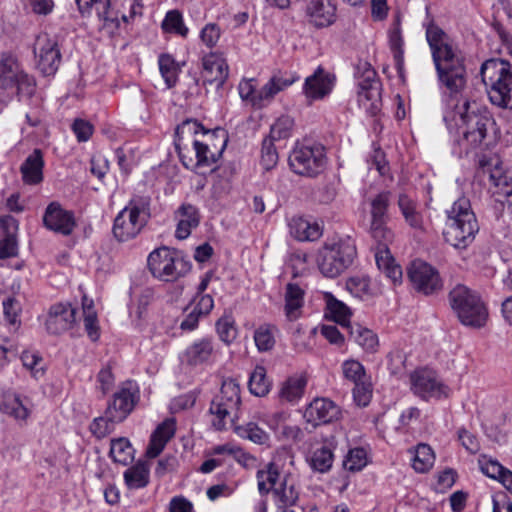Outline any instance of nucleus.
<instances>
[{
  "label": "nucleus",
  "instance_id": "f3484780",
  "mask_svg": "<svg viewBox=\"0 0 512 512\" xmlns=\"http://www.w3.org/2000/svg\"><path fill=\"white\" fill-rule=\"evenodd\" d=\"M335 75L319 66L312 75L305 79L303 94L309 103L327 97L335 85Z\"/></svg>",
  "mask_w": 512,
  "mask_h": 512
},
{
  "label": "nucleus",
  "instance_id": "c85d7f7f",
  "mask_svg": "<svg viewBox=\"0 0 512 512\" xmlns=\"http://www.w3.org/2000/svg\"><path fill=\"white\" fill-rule=\"evenodd\" d=\"M336 8L331 0H311L307 13L310 21L316 27H325L333 23L335 18Z\"/></svg>",
  "mask_w": 512,
  "mask_h": 512
},
{
  "label": "nucleus",
  "instance_id": "5701e85b",
  "mask_svg": "<svg viewBox=\"0 0 512 512\" xmlns=\"http://www.w3.org/2000/svg\"><path fill=\"white\" fill-rule=\"evenodd\" d=\"M174 220L176 221L175 237L178 240H184L191 235L193 229L198 227L200 213L194 205L183 203L174 212Z\"/></svg>",
  "mask_w": 512,
  "mask_h": 512
},
{
  "label": "nucleus",
  "instance_id": "1a4fd4ad",
  "mask_svg": "<svg viewBox=\"0 0 512 512\" xmlns=\"http://www.w3.org/2000/svg\"><path fill=\"white\" fill-rule=\"evenodd\" d=\"M147 266L152 276L163 282L177 281L191 270V262L188 259L179 251L166 246L149 253Z\"/></svg>",
  "mask_w": 512,
  "mask_h": 512
},
{
  "label": "nucleus",
  "instance_id": "20e7f679",
  "mask_svg": "<svg viewBox=\"0 0 512 512\" xmlns=\"http://www.w3.org/2000/svg\"><path fill=\"white\" fill-rule=\"evenodd\" d=\"M480 76L490 102L500 108L512 109V65L502 59L486 60Z\"/></svg>",
  "mask_w": 512,
  "mask_h": 512
},
{
  "label": "nucleus",
  "instance_id": "9b49d317",
  "mask_svg": "<svg viewBox=\"0 0 512 512\" xmlns=\"http://www.w3.org/2000/svg\"><path fill=\"white\" fill-rule=\"evenodd\" d=\"M240 392V384L236 379L227 378L223 380L220 393L210 406V412L215 416L212 420L215 429H224L226 418L238 411L241 404Z\"/></svg>",
  "mask_w": 512,
  "mask_h": 512
},
{
  "label": "nucleus",
  "instance_id": "bb28decb",
  "mask_svg": "<svg viewBox=\"0 0 512 512\" xmlns=\"http://www.w3.org/2000/svg\"><path fill=\"white\" fill-rule=\"evenodd\" d=\"M44 158L40 149H35L20 166L22 181L27 185H38L43 181Z\"/></svg>",
  "mask_w": 512,
  "mask_h": 512
},
{
  "label": "nucleus",
  "instance_id": "a19ab883",
  "mask_svg": "<svg viewBox=\"0 0 512 512\" xmlns=\"http://www.w3.org/2000/svg\"><path fill=\"white\" fill-rule=\"evenodd\" d=\"M327 310L331 318L343 327L350 328L352 312L342 301L337 300L331 293L325 294Z\"/></svg>",
  "mask_w": 512,
  "mask_h": 512
},
{
  "label": "nucleus",
  "instance_id": "3c124183",
  "mask_svg": "<svg viewBox=\"0 0 512 512\" xmlns=\"http://www.w3.org/2000/svg\"><path fill=\"white\" fill-rule=\"evenodd\" d=\"M294 119L289 115H281L271 125L269 138L278 141L287 139L292 135Z\"/></svg>",
  "mask_w": 512,
  "mask_h": 512
},
{
  "label": "nucleus",
  "instance_id": "49530a36",
  "mask_svg": "<svg viewBox=\"0 0 512 512\" xmlns=\"http://www.w3.org/2000/svg\"><path fill=\"white\" fill-rule=\"evenodd\" d=\"M84 328L88 337L92 341H97L100 337V328L98 325L97 313L94 310L93 301L87 297L83 298Z\"/></svg>",
  "mask_w": 512,
  "mask_h": 512
},
{
  "label": "nucleus",
  "instance_id": "4d7b16f0",
  "mask_svg": "<svg viewBox=\"0 0 512 512\" xmlns=\"http://www.w3.org/2000/svg\"><path fill=\"white\" fill-rule=\"evenodd\" d=\"M369 232L378 243L377 247H388L394 238L393 232L387 226V221L370 222Z\"/></svg>",
  "mask_w": 512,
  "mask_h": 512
},
{
  "label": "nucleus",
  "instance_id": "8fccbe9b",
  "mask_svg": "<svg viewBox=\"0 0 512 512\" xmlns=\"http://www.w3.org/2000/svg\"><path fill=\"white\" fill-rule=\"evenodd\" d=\"M248 387L250 392L258 397H263L270 391L271 383L266 376L263 366H257L252 372Z\"/></svg>",
  "mask_w": 512,
  "mask_h": 512
},
{
  "label": "nucleus",
  "instance_id": "ddd939ff",
  "mask_svg": "<svg viewBox=\"0 0 512 512\" xmlns=\"http://www.w3.org/2000/svg\"><path fill=\"white\" fill-rule=\"evenodd\" d=\"M36 66L44 75H53L59 68L61 53L57 40L47 33H41L34 43Z\"/></svg>",
  "mask_w": 512,
  "mask_h": 512
},
{
  "label": "nucleus",
  "instance_id": "f8f14e48",
  "mask_svg": "<svg viewBox=\"0 0 512 512\" xmlns=\"http://www.w3.org/2000/svg\"><path fill=\"white\" fill-rule=\"evenodd\" d=\"M324 148L321 145L296 146L289 156V165L298 175L314 177L325 167Z\"/></svg>",
  "mask_w": 512,
  "mask_h": 512
},
{
  "label": "nucleus",
  "instance_id": "774afa93",
  "mask_svg": "<svg viewBox=\"0 0 512 512\" xmlns=\"http://www.w3.org/2000/svg\"><path fill=\"white\" fill-rule=\"evenodd\" d=\"M118 423L117 421H112L109 419L108 415H104L98 418H95L90 425V431L97 438H104L109 433L112 432L114 428V424Z\"/></svg>",
  "mask_w": 512,
  "mask_h": 512
},
{
  "label": "nucleus",
  "instance_id": "13d9d810",
  "mask_svg": "<svg viewBox=\"0 0 512 512\" xmlns=\"http://www.w3.org/2000/svg\"><path fill=\"white\" fill-rule=\"evenodd\" d=\"M79 9L84 12L94 10L97 16L104 20H113L109 12V0H76Z\"/></svg>",
  "mask_w": 512,
  "mask_h": 512
},
{
  "label": "nucleus",
  "instance_id": "aec40b11",
  "mask_svg": "<svg viewBox=\"0 0 512 512\" xmlns=\"http://www.w3.org/2000/svg\"><path fill=\"white\" fill-rule=\"evenodd\" d=\"M43 224L47 229L67 236L73 232L76 221L73 212L64 209L58 202H51L43 215Z\"/></svg>",
  "mask_w": 512,
  "mask_h": 512
},
{
  "label": "nucleus",
  "instance_id": "c9c22d12",
  "mask_svg": "<svg viewBox=\"0 0 512 512\" xmlns=\"http://www.w3.org/2000/svg\"><path fill=\"white\" fill-rule=\"evenodd\" d=\"M307 379L303 375L289 377L281 386L279 397L282 401L289 403L298 402L305 391Z\"/></svg>",
  "mask_w": 512,
  "mask_h": 512
},
{
  "label": "nucleus",
  "instance_id": "7c9ffc66",
  "mask_svg": "<svg viewBox=\"0 0 512 512\" xmlns=\"http://www.w3.org/2000/svg\"><path fill=\"white\" fill-rule=\"evenodd\" d=\"M377 267L393 284L401 283L403 272L401 266L395 262L388 247H377L375 252Z\"/></svg>",
  "mask_w": 512,
  "mask_h": 512
},
{
  "label": "nucleus",
  "instance_id": "72a5a7b5",
  "mask_svg": "<svg viewBox=\"0 0 512 512\" xmlns=\"http://www.w3.org/2000/svg\"><path fill=\"white\" fill-rule=\"evenodd\" d=\"M426 38L429 43L433 60L442 57L456 49L449 42L447 35L439 27L429 25L426 30Z\"/></svg>",
  "mask_w": 512,
  "mask_h": 512
},
{
  "label": "nucleus",
  "instance_id": "e433bc0d",
  "mask_svg": "<svg viewBox=\"0 0 512 512\" xmlns=\"http://www.w3.org/2000/svg\"><path fill=\"white\" fill-rule=\"evenodd\" d=\"M398 207L403 215L405 222L413 229L421 230L423 228V216L418 210L417 202L406 194H400L398 198Z\"/></svg>",
  "mask_w": 512,
  "mask_h": 512
},
{
  "label": "nucleus",
  "instance_id": "4468645a",
  "mask_svg": "<svg viewBox=\"0 0 512 512\" xmlns=\"http://www.w3.org/2000/svg\"><path fill=\"white\" fill-rule=\"evenodd\" d=\"M408 278L414 289L424 295L435 294L443 288L438 270L422 260L411 263L408 268Z\"/></svg>",
  "mask_w": 512,
  "mask_h": 512
},
{
  "label": "nucleus",
  "instance_id": "de8ad7c7",
  "mask_svg": "<svg viewBox=\"0 0 512 512\" xmlns=\"http://www.w3.org/2000/svg\"><path fill=\"white\" fill-rule=\"evenodd\" d=\"M134 449L127 438L113 439L110 446V456L114 462L127 465L133 459Z\"/></svg>",
  "mask_w": 512,
  "mask_h": 512
},
{
  "label": "nucleus",
  "instance_id": "c03bdc74",
  "mask_svg": "<svg viewBox=\"0 0 512 512\" xmlns=\"http://www.w3.org/2000/svg\"><path fill=\"white\" fill-rule=\"evenodd\" d=\"M334 460L332 449L328 445H323L314 449L309 457V464L311 468L320 473H325L330 470Z\"/></svg>",
  "mask_w": 512,
  "mask_h": 512
},
{
  "label": "nucleus",
  "instance_id": "c756f323",
  "mask_svg": "<svg viewBox=\"0 0 512 512\" xmlns=\"http://www.w3.org/2000/svg\"><path fill=\"white\" fill-rule=\"evenodd\" d=\"M297 484V475L290 468H287L279 487L273 490L278 498V505H296L299 499Z\"/></svg>",
  "mask_w": 512,
  "mask_h": 512
},
{
  "label": "nucleus",
  "instance_id": "680f3d73",
  "mask_svg": "<svg viewBox=\"0 0 512 512\" xmlns=\"http://www.w3.org/2000/svg\"><path fill=\"white\" fill-rule=\"evenodd\" d=\"M238 92L244 102L250 104L252 107L260 108V103H256V101H258V90L256 89L254 79L241 80L238 85Z\"/></svg>",
  "mask_w": 512,
  "mask_h": 512
},
{
  "label": "nucleus",
  "instance_id": "a18cd8bd",
  "mask_svg": "<svg viewBox=\"0 0 512 512\" xmlns=\"http://www.w3.org/2000/svg\"><path fill=\"white\" fill-rule=\"evenodd\" d=\"M159 70L167 88H172L178 81L180 67L169 54H162L158 59Z\"/></svg>",
  "mask_w": 512,
  "mask_h": 512
},
{
  "label": "nucleus",
  "instance_id": "a878e982",
  "mask_svg": "<svg viewBox=\"0 0 512 512\" xmlns=\"http://www.w3.org/2000/svg\"><path fill=\"white\" fill-rule=\"evenodd\" d=\"M0 227L4 231V237L0 239V259L15 257L18 253V221L12 216H4L0 218Z\"/></svg>",
  "mask_w": 512,
  "mask_h": 512
},
{
  "label": "nucleus",
  "instance_id": "393cba45",
  "mask_svg": "<svg viewBox=\"0 0 512 512\" xmlns=\"http://www.w3.org/2000/svg\"><path fill=\"white\" fill-rule=\"evenodd\" d=\"M175 431L176 423L172 418H168L159 424L150 437V442L146 449V456L148 458H156L174 436Z\"/></svg>",
  "mask_w": 512,
  "mask_h": 512
},
{
  "label": "nucleus",
  "instance_id": "b1692460",
  "mask_svg": "<svg viewBox=\"0 0 512 512\" xmlns=\"http://www.w3.org/2000/svg\"><path fill=\"white\" fill-rule=\"evenodd\" d=\"M368 80H372L365 89H359V105L368 113L376 114L381 106V83L374 69H368Z\"/></svg>",
  "mask_w": 512,
  "mask_h": 512
},
{
  "label": "nucleus",
  "instance_id": "58836bf2",
  "mask_svg": "<svg viewBox=\"0 0 512 512\" xmlns=\"http://www.w3.org/2000/svg\"><path fill=\"white\" fill-rule=\"evenodd\" d=\"M125 484L129 489L144 488L149 483V466L146 462L138 461L124 472Z\"/></svg>",
  "mask_w": 512,
  "mask_h": 512
},
{
  "label": "nucleus",
  "instance_id": "4be33fe9",
  "mask_svg": "<svg viewBox=\"0 0 512 512\" xmlns=\"http://www.w3.org/2000/svg\"><path fill=\"white\" fill-rule=\"evenodd\" d=\"M202 78L209 84H215L217 88L223 86L229 75V67L225 58L216 53H210L202 59Z\"/></svg>",
  "mask_w": 512,
  "mask_h": 512
},
{
  "label": "nucleus",
  "instance_id": "cd10ccee",
  "mask_svg": "<svg viewBox=\"0 0 512 512\" xmlns=\"http://www.w3.org/2000/svg\"><path fill=\"white\" fill-rule=\"evenodd\" d=\"M287 469L279 463L278 459H274L268 463L263 469L257 472L258 490L261 494H267L276 488V483L280 478H284V472Z\"/></svg>",
  "mask_w": 512,
  "mask_h": 512
},
{
  "label": "nucleus",
  "instance_id": "ea45409f",
  "mask_svg": "<svg viewBox=\"0 0 512 512\" xmlns=\"http://www.w3.org/2000/svg\"><path fill=\"white\" fill-rule=\"evenodd\" d=\"M294 80L283 79L282 77H272L260 90H258V101L260 108L269 104L272 99L283 89L292 85Z\"/></svg>",
  "mask_w": 512,
  "mask_h": 512
},
{
  "label": "nucleus",
  "instance_id": "5fc2aeb1",
  "mask_svg": "<svg viewBox=\"0 0 512 512\" xmlns=\"http://www.w3.org/2000/svg\"><path fill=\"white\" fill-rule=\"evenodd\" d=\"M217 334L222 342L229 345L237 337L235 320L231 315H224L216 322Z\"/></svg>",
  "mask_w": 512,
  "mask_h": 512
},
{
  "label": "nucleus",
  "instance_id": "864d4df0",
  "mask_svg": "<svg viewBox=\"0 0 512 512\" xmlns=\"http://www.w3.org/2000/svg\"><path fill=\"white\" fill-rule=\"evenodd\" d=\"M346 288L352 296L360 300H368L373 297V292L367 278L351 277L346 282Z\"/></svg>",
  "mask_w": 512,
  "mask_h": 512
},
{
  "label": "nucleus",
  "instance_id": "f257e3e1",
  "mask_svg": "<svg viewBox=\"0 0 512 512\" xmlns=\"http://www.w3.org/2000/svg\"><path fill=\"white\" fill-rule=\"evenodd\" d=\"M176 148L187 168L211 167L226 147L227 135L222 129L206 131L196 120H186L176 129Z\"/></svg>",
  "mask_w": 512,
  "mask_h": 512
},
{
  "label": "nucleus",
  "instance_id": "412c9836",
  "mask_svg": "<svg viewBox=\"0 0 512 512\" xmlns=\"http://www.w3.org/2000/svg\"><path fill=\"white\" fill-rule=\"evenodd\" d=\"M76 322V309L70 303H56L48 311L45 321L50 334L59 335L70 329Z\"/></svg>",
  "mask_w": 512,
  "mask_h": 512
},
{
  "label": "nucleus",
  "instance_id": "f704fd0d",
  "mask_svg": "<svg viewBox=\"0 0 512 512\" xmlns=\"http://www.w3.org/2000/svg\"><path fill=\"white\" fill-rule=\"evenodd\" d=\"M0 411L17 421H25L30 414L17 394L4 393L0 397Z\"/></svg>",
  "mask_w": 512,
  "mask_h": 512
},
{
  "label": "nucleus",
  "instance_id": "09e8293b",
  "mask_svg": "<svg viewBox=\"0 0 512 512\" xmlns=\"http://www.w3.org/2000/svg\"><path fill=\"white\" fill-rule=\"evenodd\" d=\"M391 193L383 191L371 199L370 222L387 221V210L390 205Z\"/></svg>",
  "mask_w": 512,
  "mask_h": 512
},
{
  "label": "nucleus",
  "instance_id": "39448f33",
  "mask_svg": "<svg viewBox=\"0 0 512 512\" xmlns=\"http://www.w3.org/2000/svg\"><path fill=\"white\" fill-rule=\"evenodd\" d=\"M355 256L356 245L351 238H331L318 249L316 264L325 277L335 278L353 263Z\"/></svg>",
  "mask_w": 512,
  "mask_h": 512
},
{
  "label": "nucleus",
  "instance_id": "e2e57ef3",
  "mask_svg": "<svg viewBox=\"0 0 512 512\" xmlns=\"http://www.w3.org/2000/svg\"><path fill=\"white\" fill-rule=\"evenodd\" d=\"M21 361L23 366L31 372L34 378L38 379L43 376L44 369L41 365L42 358L38 354L25 351L21 355Z\"/></svg>",
  "mask_w": 512,
  "mask_h": 512
},
{
  "label": "nucleus",
  "instance_id": "79ce46f5",
  "mask_svg": "<svg viewBox=\"0 0 512 512\" xmlns=\"http://www.w3.org/2000/svg\"><path fill=\"white\" fill-rule=\"evenodd\" d=\"M512 173L504 171L503 167L496 164L489 171V182L496 188L495 193L512 196Z\"/></svg>",
  "mask_w": 512,
  "mask_h": 512
},
{
  "label": "nucleus",
  "instance_id": "2eb2a0df",
  "mask_svg": "<svg viewBox=\"0 0 512 512\" xmlns=\"http://www.w3.org/2000/svg\"><path fill=\"white\" fill-rule=\"evenodd\" d=\"M410 378L413 392L423 399H440L449 395L450 389L432 371L418 370Z\"/></svg>",
  "mask_w": 512,
  "mask_h": 512
},
{
  "label": "nucleus",
  "instance_id": "4c0bfd02",
  "mask_svg": "<svg viewBox=\"0 0 512 512\" xmlns=\"http://www.w3.org/2000/svg\"><path fill=\"white\" fill-rule=\"evenodd\" d=\"M410 453L412 454V468L417 473H426L433 467L435 455L429 445L420 443L411 449Z\"/></svg>",
  "mask_w": 512,
  "mask_h": 512
},
{
  "label": "nucleus",
  "instance_id": "423d86ee",
  "mask_svg": "<svg viewBox=\"0 0 512 512\" xmlns=\"http://www.w3.org/2000/svg\"><path fill=\"white\" fill-rule=\"evenodd\" d=\"M438 82L444 93L448 96L446 106L453 103H461L463 100L458 96L463 92L467 85L468 73L466 70L464 58L457 51H453L442 57L433 60Z\"/></svg>",
  "mask_w": 512,
  "mask_h": 512
},
{
  "label": "nucleus",
  "instance_id": "6ab92c4d",
  "mask_svg": "<svg viewBox=\"0 0 512 512\" xmlns=\"http://www.w3.org/2000/svg\"><path fill=\"white\" fill-rule=\"evenodd\" d=\"M218 356V346L209 337L196 339L184 352V360L190 366L212 365Z\"/></svg>",
  "mask_w": 512,
  "mask_h": 512
},
{
  "label": "nucleus",
  "instance_id": "f03ea898",
  "mask_svg": "<svg viewBox=\"0 0 512 512\" xmlns=\"http://www.w3.org/2000/svg\"><path fill=\"white\" fill-rule=\"evenodd\" d=\"M443 119L450 131H458V145L466 154L482 148L489 130L495 125L486 108L469 100L449 104L445 107Z\"/></svg>",
  "mask_w": 512,
  "mask_h": 512
},
{
  "label": "nucleus",
  "instance_id": "69168bd1",
  "mask_svg": "<svg viewBox=\"0 0 512 512\" xmlns=\"http://www.w3.org/2000/svg\"><path fill=\"white\" fill-rule=\"evenodd\" d=\"M367 464L366 452L362 448L349 451L344 460V467L349 471H359Z\"/></svg>",
  "mask_w": 512,
  "mask_h": 512
},
{
  "label": "nucleus",
  "instance_id": "dca6fc26",
  "mask_svg": "<svg viewBox=\"0 0 512 512\" xmlns=\"http://www.w3.org/2000/svg\"><path fill=\"white\" fill-rule=\"evenodd\" d=\"M303 417L307 423L316 427L339 420L341 409L332 400L317 397L306 406Z\"/></svg>",
  "mask_w": 512,
  "mask_h": 512
},
{
  "label": "nucleus",
  "instance_id": "338daca9",
  "mask_svg": "<svg viewBox=\"0 0 512 512\" xmlns=\"http://www.w3.org/2000/svg\"><path fill=\"white\" fill-rule=\"evenodd\" d=\"M389 44L393 51L397 68L400 70L403 66V39L399 28L393 29L389 34Z\"/></svg>",
  "mask_w": 512,
  "mask_h": 512
},
{
  "label": "nucleus",
  "instance_id": "0eeeda50",
  "mask_svg": "<svg viewBox=\"0 0 512 512\" xmlns=\"http://www.w3.org/2000/svg\"><path fill=\"white\" fill-rule=\"evenodd\" d=\"M150 218V199L134 196L117 214L113 223V235L119 242L137 237Z\"/></svg>",
  "mask_w": 512,
  "mask_h": 512
},
{
  "label": "nucleus",
  "instance_id": "bf43d9fd",
  "mask_svg": "<svg viewBox=\"0 0 512 512\" xmlns=\"http://www.w3.org/2000/svg\"><path fill=\"white\" fill-rule=\"evenodd\" d=\"M341 368L344 378L353 384L366 379L364 366L357 360H345Z\"/></svg>",
  "mask_w": 512,
  "mask_h": 512
},
{
  "label": "nucleus",
  "instance_id": "37998d69",
  "mask_svg": "<svg viewBox=\"0 0 512 512\" xmlns=\"http://www.w3.org/2000/svg\"><path fill=\"white\" fill-rule=\"evenodd\" d=\"M350 335L353 340L367 352H375L379 345L377 335L370 329L359 324L350 326Z\"/></svg>",
  "mask_w": 512,
  "mask_h": 512
},
{
  "label": "nucleus",
  "instance_id": "a211bd4d",
  "mask_svg": "<svg viewBox=\"0 0 512 512\" xmlns=\"http://www.w3.org/2000/svg\"><path fill=\"white\" fill-rule=\"evenodd\" d=\"M135 387L132 382L124 383L114 394L112 401L106 408V415L118 423L124 421L135 406Z\"/></svg>",
  "mask_w": 512,
  "mask_h": 512
},
{
  "label": "nucleus",
  "instance_id": "6e6552de",
  "mask_svg": "<svg viewBox=\"0 0 512 512\" xmlns=\"http://www.w3.org/2000/svg\"><path fill=\"white\" fill-rule=\"evenodd\" d=\"M451 309L459 321L474 328L485 325L488 312L480 296L465 285H456L448 294Z\"/></svg>",
  "mask_w": 512,
  "mask_h": 512
},
{
  "label": "nucleus",
  "instance_id": "0e129e2a",
  "mask_svg": "<svg viewBox=\"0 0 512 512\" xmlns=\"http://www.w3.org/2000/svg\"><path fill=\"white\" fill-rule=\"evenodd\" d=\"M271 138H266L262 143L261 164L266 170L273 168L278 161V153Z\"/></svg>",
  "mask_w": 512,
  "mask_h": 512
},
{
  "label": "nucleus",
  "instance_id": "6e6d98bb",
  "mask_svg": "<svg viewBox=\"0 0 512 512\" xmlns=\"http://www.w3.org/2000/svg\"><path fill=\"white\" fill-rule=\"evenodd\" d=\"M275 327L269 324L259 326L254 333V341L259 351H268L275 345Z\"/></svg>",
  "mask_w": 512,
  "mask_h": 512
},
{
  "label": "nucleus",
  "instance_id": "2f4dec72",
  "mask_svg": "<svg viewBox=\"0 0 512 512\" xmlns=\"http://www.w3.org/2000/svg\"><path fill=\"white\" fill-rule=\"evenodd\" d=\"M292 237L299 241H315L322 235V228L317 222L309 221L303 217H294L289 222Z\"/></svg>",
  "mask_w": 512,
  "mask_h": 512
},
{
  "label": "nucleus",
  "instance_id": "052dcab7",
  "mask_svg": "<svg viewBox=\"0 0 512 512\" xmlns=\"http://www.w3.org/2000/svg\"><path fill=\"white\" fill-rule=\"evenodd\" d=\"M236 432L243 438H247L256 444H264L269 440L268 434L255 423L238 426Z\"/></svg>",
  "mask_w": 512,
  "mask_h": 512
},
{
  "label": "nucleus",
  "instance_id": "7ed1b4c3",
  "mask_svg": "<svg viewBox=\"0 0 512 512\" xmlns=\"http://www.w3.org/2000/svg\"><path fill=\"white\" fill-rule=\"evenodd\" d=\"M479 232V224L470 200L464 196L458 198L446 210L443 229L444 241L457 250L467 249Z\"/></svg>",
  "mask_w": 512,
  "mask_h": 512
},
{
  "label": "nucleus",
  "instance_id": "9d476101",
  "mask_svg": "<svg viewBox=\"0 0 512 512\" xmlns=\"http://www.w3.org/2000/svg\"><path fill=\"white\" fill-rule=\"evenodd\" d=\"M0 88L16 89L19 97H31L35 91V81L23 68L18 58L11 53L0 56Z\"/></svg>",
  "mask_w": 512,
  "mask_h": 512
},
{
  "label": "nucleus",
  "instance_id": "603ef678",
  "mask_svg": "<svg viewBox=\"0 0 512 512\" xmlns=\"http://www.w3.org/2000/svg\"><path fill=\"white\" fill-rule=\"evenodd\" d=\"M162 29L167 33H174L181 37L188 35V28L185 26L182 14L178 10L169 11L163 22Z\"/></svg>",
  "mask_w": 512,
  "mask_h": 512
},
{
  "label": "nucleus",
  "instance_id": "473e14b6",
  "mask_svg": "<svg viewBox=\"0 0 512 512\" xmlns=\"http://www.w3.org/2000/svg\"><path fill=\"white\" fill-rule=\"evenodd\" d=\"M304 304V290L294 283H288L285 291V315L288 320L295 321L301 316Z\"/></svg>",
  "mask_w": 512,
  "mask_h": 512
}]
</instances>
